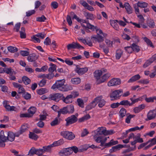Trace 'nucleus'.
<instances>
[{"label":"nucleus","instance_id":"f257e3e1","mask_svg":"<svg viewBox=\"0 0 156 156\" xmlns=\"http://www.w3.org/2000/svg\"><path fill=\"white\" fill-rule=\"evenodd\" d=\"M65 82V80L64 79L57 80L55 83L52 86L51 88L55 90L58 89L63 92L67 91L72 90L73 87L71 86L64 84Z\"/></svg>","mask_w":156,"mask_h":156},{"label":"nucleus","instance_id":"f03ea898","mask_svg":"<svg viewBox=\"0 0 156 156\" xmlns=\"http://www.w3.org/2000/svg\"><path fill=\"white\" fill-rule=\"evenodd\" d=\"M14 134L12 132H6L5 134L3 131L0 133V147H4L5 146V142L6 140L12 142L15 139Z\"/></svg>","mask_w":156,"mask_h":156},{"label":"nucleus","instance_id":"7ed1b4c3","mask_svg":"<svg viewBox=\"0 0 156 156\" xmlns=\"http://www.w3.org/2000/svg\"><path fill=\"white\" fill-rule=\"evenodd\" d=\"M123 93L122 90H118L114 91L110 94V97L111 101L119 99Z\"/></svg>","mask_w":156,"mask_h":156},{"label":"nucleus","instance_id":"20e7f679","mask_svg":"<svg viewBox=\"0 0 156 156\" xmlns=\"http://www.w3.org/2000/svg\"><path fill=\"white\" fill-rule=\"evenodd\" d=\"M60 135L64 138L69 140H73L75 137V135L72 132L67 131L61 132Z\"/></svg>","mask_w":156,"mask_h":156},{"label":"nucleus","instance_id":"39448f33","mask_svg":"<svg viewBox=\"0 0 156 156\" xmlns=\"http://www.w3.org/2000/svg\"><path fill=\"white\" fill-rule=\"evenodd\" d=\"M63 94L61 93H57L50 94L49 97V100H52L54 101L58 102L60 100H61L62 97L63 96Z\"/></svg>","mask_w":156,"mask_h":156},{"label":"nucleus","instance_id":"423d86ee","mask_svg":"<svg viewBox=\"0 0 156 156\" xmlns=\"http://www.w3.org/2000/svg\"><path fill=\"white\" fill-rule=\"evenodd\" d=\"M78 119L77 117L74 115H72L65 119L66 122V126H68L72 124L76 123Z\"/></svg>","mask_w":156,"mask_h":156},{"label":"nucleus","instance_id":"0eeeda50","mask_svg":"<svg viewBox=\"0 0 156 156\" xmlns=\"http://www.w3.org/2000/svg\"><path fill=\"white\" fill-rule=\"evenodd\" d=\"M102 96L101 95L97 97L94 99L95 103H96V105L98 103V106L100 108H102L105 105L106 101L102 99Z\"/></svg>","mask_w":156,"mask_h":156},{"label":"nucleus","instance_id":"6e6552de","mask_svg":"<svg viewBox=\"0 0 156 156\" xmlns=\"http://www.w3.org/2000/svg\"><path fill=\"white\" fill-rule=\"evenodd\" d=\"M51 149L49 146H44L42 149H36V154L41 155L45 151L48 152L50 151Z\"/></svg>","mask_w":156,"mask_h":156},{"label":"nucleus","instance_id":"1a4fd4ad","mask_svg":"<svg viewBox=\"0 0 156 156\" xmlns=\"http://www.w3.org/2000/svg\"><path fill=\"white\" fill-rule=\"evenodd\" d=\"M67 49L69 50L71 49L74 48H81L82 49H83L84 47L80 45L78 43H75L73 42L72 43L68 44L67 46Z\"/></svg>","mask_w":156,"mask_h":156},{"label":"nucleus","instance_id":"9d476101","mask_svg":"<svg viewBox=\"0 0 156 156\" xmlns=\"http://www.w3.org/2000/svg\"><path fill=\"white\" fill-rule=\"evenodd\" d=\"M121 83V81L119 78H114L110 80L108 83L109 87L115 86L119 85Z\"/></svg>","mask_w":156,"mask_h":156},{"label":"nucleus","instance_id":"9b49d317","mask_svg":"<svg viewBox=\"0 0 156 156\" xmlns=\"http://www.w3.org/2000/svg\"><path fill=\"white\" fill-rule=\"evenodd\" d=\"M147 118L145 119L147 121L154 119L156 116V110H153L150 111L147 114Z\"/></svg>","mask_w":156,"mask_h":156},{"label":"nucleus","instance_id":"f8f14e48","mask_svg":"<svg viewBox=\"0 0 156 156\" xmlns=\"http://www.w3.org/2000/svg\"><path fill=\"white\" fill-rule=\"evenodd\" d=\"M105 128H104L103 127H98L96 130L94 131L96 134L94 136V138H96L97 136H99L102 134H103L105 136Z\"/></svg>","mask_w":156,"mask_h":156},{"label":"nucleus","instance_id":"ddd939ff","mask_svg":"<svg viewBox=\"0 0 156 156\" xmlns=\"http://www.w3.org/2000/svg\"><path fill=\"white\" fill-rule=\"evenodd\" d=\"M61 100L66 104H70L73 102V98L70 94L67 95L65 97L63 95L62 97Z\"/></svg>","mask_w":156,"mask_h":156},{"label":"nucleus","instance_id":"4468645a","mask_svg":"<svg viewBox=\"0 0 156 156\" xmlns=\"http://www.w3.org/2000/svg\"><path fill=\"white\" fill-rule=\"evenodd\" d=\"M59 153L65 155H69L73 153V151L70 147L63 149Z\"/></svg>","mask_w":156,"mask_h":156},{"label":"nucleus","instance_id":"2eb2a0df","mask_svg":"<svg viewBox=\"0 0 156 156\" xmlns=\"http://www.w3.org/2000/svg\"><path fill=\"white\" fill-rule=\"evenodd\" d=\"M86 23V26L83 24H81V26L82 27H84L86 28H88L94 31L95 30L97 31L98 27L97 26H95L94 25L90 24L89 22H87Z\"/></svg>","mask_w":156,"mask_h":156},{"label":"nucleus","instance_id":"dca6fc26","mask_svg":"<svg viewBox=\"0 0 156 156\" xmlns=\"http://www.w3.org/2000/svg\"><path fill=\"white\" fill-rule=\"evenodd\" d=\"M38 56L35 53L29 54L27 57V60L29 62H31L36 61L38 58Z\"/></svg>","mask_w":156,"mask_h":156},{"label":"nucleus","instance_id":"f3484780","mask_svg":"<svg viewBox=\"0 0 156 156\" xmlns=\"http://www.w3.org/2000/svg\"><path fill=\"white\" fill-rule=\"evenodd\" d=\"M88 69L87 67L80 68L76 66V71L79 74H83L87 72L88 71Z\"/></svg>","mask_w":156,"mask_h":156},{"label":"nucleus","instance_id":"a211bd4d","mask_svg":"<svg viewBox=\"0 0 156 156\" xmlns=\"http://www.w3.org/2000/svg\"><path fill=\"white\" fill-rule=\"evenodd\" d=\"M91 39H94L95 41H98L99 43H100L104 41V38L101 36L99 35L98 33L96 37L91 36Z\"/></svg>","mask_w":156,"mask_h":156},{"label":"nucleus","instance_id":"6ab92c4d","mask_svg":"<svg viewBox=\"0 0 156 156\" xmlns=\"http://www.w3.org/2000/svg\"><path fill=\"white\" fill-rule=\"evenodd\" d=\"M110 76L111 74L109 73H107L104 74L100 78L99 80H98V81H99V82L98 83L99 84L104 82L106 80L108 79Z\"/></svg>","mask_w":156,"mask_h":156},{"label":"nucleus","instance_id":"aec40b11","mask_svg":"<svg viewBox=\"0 0 156 156\" xmlns=\"http://www.w3.org/2000/svg\"><path fill=\"white\" fill-rule=\"evenodd\" d=\"M64 143V141L63 139H61L57 141L54 142L52 144L49 146L51 149V147L62 145Z\"/></svg>","mask_w":156,"mask_h":156},{"label":"nucleus","instance_id":"412c9836","mask_svg":"<svg viewBox=\"0 0 156 156\" xmlns=\"http://www.w3.org/2000/svg\"><path fill=\"white\" fill-rule=\"evenodd\" d=\"M124 7L127 13L130 14L133 12V9L132 7L128 2H126L124 4Z\"/></svg>","mask_w":156,"mask_h":156},{"label":"nucleus","instance_id":"4be33fe9","mask_svg":"<svg viewBox=\"0 0 156 156\" xmlns=\"http://www.w3.org/2000/svg\"><path fill=\"white\" fill-rule=\"evenodd\" d=\"M145 105L144 104L139 105L138 107H135L133 111L135 113H137L144 108Z\"/></svg>","mask_w":156,"mask_h":156},{"label":"nucleus","instance_id":"5701e85b","mask_svg":"<svg viewBox=\"0 0 156 156\" xmlns=\"http://www.w3.org/2000/svg\"><path fill=\"white\" fill-rule=\"evenodd\" d=\"M94 77L97 80L98 84V83L99 82V81H98V80H100L101 78L100 76L102 74L101 71L100 70H96L94 72Z\"/></svg>","mask_w":156,"mask_h":156},{"label":"nucleus","instance_id":"b1692460","mask_svg":"<svg viewBox=\"0 0 156 156\" xmlns=\"http://www.w3.org/2000/svg\"><path fill=\"white\" fill-rule=\"evenodd\" d=\"M67 113L72 114L74 111V107L73 105H70L66 107Z\"/></svg>","mask_w":156,"mask_h":156},{"label":"nucleus","instance_id":"393cba45","mask_svg":"<svg viewBox=\"0 0 156 156\" xmlns=\"http://www.w3.org/2000/svg\"><path fill=\"white\" fill-rule=\"evenodd\" d=\"M5 72L7 74H9L10 76L15 74L16 72L11 67L9 68H4Z\"/></svg>","mask_w":156,"mask_h":156},{"label":"nucleus","instance_id":"a878e982","mask_svg":"<svg viewBox=\"0 0 156 156\" xmlns=\"http://www.w3.org/2000/svg\"><path fill=\"white\" fill-rule=\"evenodd\" d=\"M140 78V76L139 74H136L133 76L128 81V82L129 83H132L138 80H139Z\"/></svg>","mask_w":156,"mask_h":156},{"label":"nucleus","instance_id":"bb28decb","mask_svg":"<svg viewBox=\"0 0 156 156\" xmlns=\"http://www.w3.org/2000/svg\"><path fill=\"white\" fill-rule=\"evenodd\" d=\"M118 143V142L117 140L114 141L113 139H112L109 142L105 143V146L107 147H109L112 145L117 144Z\"/></svg>","mask_w":156,"mask_h":156},{"label":"nucleus","instance_id":"cd10ccee","mask_svg":"<svg viewBox=\"0 0 156 156\" xmlns=\"http://www.w3.org/2000/svg\"><path fill=\"white\" fill-rule=\"evenodd\" d=\"M71 82L73 84H78L81 82V79L79 77L72 78Z\"/></svg>","mask_w":156,"mask_h":156},{"label":"nucleus","instance_id":"c85d7f7f","mask_svg":"<svg viewBox=\"0 0 156 156\" xmlns=\"http://www.w3.org/2000/svg\"><path fill=\"white\" fill-rule=\"evenodd\" d=\"M96 106V103H95L94 100L92 101L90 104L87 105L86 108V110L89 111L92 108L95 107Z\"/></svg>","mask_w":156,"mask_h":156},{"label":"nucleus","instance_id":"c756f323","mask_svg":"<svg viewBox=\"0 0 156 156\" xmlns=\"http://www.w3.org/2000/svg\"><path fill=\"white\" fill-rule=\"evenodd\" d=\"M90 118V116L89 114H87L82 117L79 119L78 120L79 122H83L87 120Z\"/></svg>","mask_w":156,"mask_h":156},{"label":"nucleus","instance_id":"7c9ffc66","mask_svg":"<svg viewBox=\"0 0 156 156\" xmlns=\"http://www.w3.org/2000/svg\"><path fill=\"white\" fill-rule=\"evenodd\" d=\"M60 122V119H58V117H56L54 120L51 122L50 125L52 126H55L58 125Z\"/></svg>","mask_w":156,"mask_h":156},{"label":"nucleus","instance_id":"2f4dec72","mask_svg":"<svg viewBox=\"0 0 156 156\" xmlns=\"http://www.w3.org/2000/svg\"><path fill=\"white\" fill-rule=\"evenodd\" d=\"M84 15L87 19H89L93 20L94 19V17L93 14L88 12H86L84 13Z\"/></svg>","mask_w":156,"mask_h":156},{"label":"nucleus","instance_id":"473e14b6","mask_svg":"<svg viewBox=\"0 0 156 156\" xmlns=\"http://www.w3.org/2000/svg\"><path fill=\"white\" fill-rule=\"evenodd\" d=\"M73 19H76L77 21L82 24L83 23H86L87 22H89L88 21H87L86 20L82 19H80L76 15L73 16Z\"/></svg>","mask_w":156,"mask_h":156},{"label":"nucleus","instance_id":"72a5a7b5","mask_svg":"<svg viewBox=\"0 0 156 156\" xmlns=\"http://www.w3.org/2000/svg\"><path fill=\"white\" fill-rule=\"evenodd\" d=\"M132 47L133 50V51L138 52L140 51V47L135 43H133L131 45Z\"/></svg>","mask_w":156,"mask_h":156},{"label":"nucleus","instance_id":"f704fd0d","mask_svg":"<svg viewBox=\"0 0 156 156\" xmlns=\"http://www.w3.org/2000/svg\"><path fill=\"white\" fill-rule=\"evenodd\" d=\"M50 67L48 68V71L51 72V73H53V72L55 70V71H56V65L52 64V63H51L50 65Z\"/></svg>","mask_w":156,"mask_h":156},{"label":"nucleus","instance_id":"c9c22d12","mask_svg":"<svg viewBox=\"0 0 156 156\" xmlns=\"http://www.w3.org/2000/svg\"><path fill=\"white\" fill-rule=\"evenodd\" d=\"M123 54V51L121 49L117 50L116 52L115 57L117 59H119L121 57Z\"/></svg>","mask_w":156,"mask_h":156},{"label":"nucleus","instance_id":"e433bc0d","mask_svg":"<svg viewBox=\"0 0 156 156\" xmlns=\"http://www.w3.org/2000/svg\"><path fill=\"white\" fill-rule=\"evenodd\" d=\"M138 6L141 8H145L148 5V4L144 2H139L137 3Z\"/></svg>","mask_w":156,"mask_h":156},{"label":"nucleus","instance_id":"4c0bfd02","mask_svg":"<svg viewBox=\"0 0 156 156\" xmlns=\"http://www.w3.org/2000/svg\"><path fill=\"white\" fill-rule=\"evenodd\" d=\"M22 79L23 80V83L26 85L30 83V80L27 76H23L22 77Z\"/></svg>","mask_w":156,"mask_h":156},{"label":"nucleus","instance_id":"58836bf2","mask_svg":"<svg viewBox=\"0 0 156 156\" xmlns=\"http://www.w3.org/2000/svg\"><path fill=\"white\" fill-rule=\"evenodd\" d=\"M36 111V108L34 107H30L28 110V112L30 115H33L35 113Z\"/></svg>","mask_w":156,"mask_h":156},{"label":"nucleus","instance_id":"ea45409f","mask_svg":"<svg viewBox=\"0 0 156 156\" xmlns=\"http://www.w3.org/2000/svg\"><path fill=\"white\" fill-rule=\"evenodd\" d=\"M141 99H144L147 102H153V100L152 97L147 98V96L145 94L143 96L141 97Z\"/></svg>","mask_w":156,"mask_h":156},{"label":"nucleus","instance_id":"a19ab883","mask_svg":"<svg viewBox=\"0 0 156 156\" xmlns=\"http://www.w3.org/2000/svg\"><path fill=\"white\" fill-rule=\"evenodd\" d=\"M119 113L120 117L122 118L125 116L126 113V109L122 108L121 109Z\"/></svg>","mask_w":156,"mask_h":156},{"label":"nucleus","instance_id":"79ce46f5","mask_svg":"<svg viewBox=\"0 0 156 156\" xmlns=\"http://www.w3.org/2000/svg\"><path fill=\"white\" fill-rule=\"evenodd\" d=\"M48 92V90L46 88H41L40 89L37 90L38 94L39 95H42Z\"/></svg>","mask_w":156,"mask_h":156},{"label":"nucleus","instance_id":"37998d69","mask_svg":"<svg viewBox=\"0 0 156 156\" xmlns=\"http://www.w3.org/2000/svg\"><path fill=\"white\" fill-rule=\"evenodd\" d=\"M29 137L30 138L34 140H36L38 138V136L37 135L35 134L34 133L30 132V134H29Z\"/></svg>","mask_w":156,"mask_h":156},{"label":"nucleus","instance_id":"c03bdc74","mask_svg":"<svg viewBox=\"0 0 156 156\" xmlns=\"http://www.w3.org/2000/svg\"><path fill=\"white\" fill-rule=\"evenodd\" d=\"M120 105H124V106H130V103L128 100H124L122 101L119 103Z\"/></svg>","mask_w":156,"mask_h":156},{"label":"nucleus","instance_id":"a18cd8bd","mask_svg":"<svg viewBox=\"0 0 156 156\" xmlns=\"http://www.w3.org/2000/svg\"><path fill=\"white\" fill-rule=\"evenodd\" d=\"M147 24L150 28H153L155 26V23L153 20H149L147 22Z\"/></svg>","mask_w":156,"mask_h":156},{"label":"nucleus","instance_id":"49530a36","mask_svg":"<svg viewBox=\"0 0 156 156\" xmlns=\"http://www.w3.org/2000/svg\"><path fill=\"white\" fill-rule=\"evenodd\" d=\"M36 149L34 147H32L28 153V155L30 156H33L34 154H36Z\"/></svg>","mask_w":156,"mask_h":156},{"label":"nucleus","instance_id":"de8ad7c7","mask_svg":"<svg viewBox=\"0 0 156 156\" xmlns=\"http://www.w3.org/2000/svg\"><path fill=\"white\" fill-rule=\"evenodd\" d=\"M8 49L9 51L12 53H14L16 52L18 50L17 48L12 46L8 47Z\"/></svg>","mask_w":156,"mask_h":156},{"label":"nucleus","instance_id":"09e8293b","mask_svg":"<svg viewBox=\"0 0 156 156\" xmlns=\"http://www.w3.org/2000/svg\"><path fill=\"white\" fill-rule=\"evenodd\" d=\"M22 96L26 100L30 99L31 98V94L27 92H24L22 94Z\"/></svg>","mask_w":156,"mask_h":156},{"label":"nucleus","instance_id":"8fccbe9b","mask_svg":"<svg viewBox=\"0 0 156 156\" xmlns=\"http://www.w3.org/2000/svg\"><path fill=\"white\" fill-rule=\"evenodd\" d=\"M152 62H153L151 60V59L150 58L145 62L143 65V68H145L150 65Z\"/></svg>","mask_w":156,"mask_h":156},{"label":"nucleus","instance_id":"3c124183","mask_svg":"<svg viewBox=\"0 0 156 156\" xmlns=\"http://www.w3.org/2000/svg\"><path fill=\"white\" fill-rule=\"evenodd\" d=\"M46 20V18L44 15H42L41 17H37L36 18V21L39 22H44Z\"/></svg>","mask_w":156,"mask_h":156},{"label":"nucleus","instance_id":"603ef678","mask_svg":"<svg viewBox=\"0 0 156 156\" xmlns=\"http://www.w3.org/2000/svg\"><path fill=\"white\" fill-rule=\"evenodd\" d=\"M135 115H129L128 116L126 119V122L127 123H129L130 122V120L132 118L135 117Z\"/></svg>","mask_w":156,"mask_h":156},{"label":"nucleus","instance_id":"864d4df0","mask_svg":"<svg viewBox=\"0 0 156 156\" xmlns=\"http://www.w3.org/2000/svg\"><path fill=\"white\" fill-rule=\"evenodd\" d=\"M125 51L128 53H131L133 51L132 46H127L124 48Z\"/></svg>","mask_w":156,"mask_h":156},{"label":"nucleus","instance_id":"5fc2aeb1","mask_svg":"<svg viewBox=\"0 0 156 156\" xmlns=\"http://www.w3.org/2000/svg\"><path fill=\"white\" fill-rule=\"evenodd\" d=\"M46 79H43L38 83V84L40 87H43L46 85Z\"/></svg>","mask_w":156,"mask_h":156},{"label":"nucleus","instance_id":"6e6d98bb","mask_svg":"<svg viewBox=\"0 0 156 156\" xmlns=\"http://www.w3.org/2000/svg\"><path fill=\"white\" fill-rule=\"evenodd\" d=\"M77 101L79 106L81 108L84 107V103L82 99L80 98H78L77 99Z\"/></svg>","mask_w":156,"mask_h":156},{"label":"nucleus","instance_id":"4d7b16f0","mask_svg":"<svg viewBox=\"0 0 156 156\" xmlns=\"http://www.w3.org/2000/svg\"><path fill=\"white\" fill-rule=\"evenodd\" d=\"M45 35L46 34L44 33H39L35 35V36L37 37L43 39L45 37Z\"/></svg>","mask_w":156,"mask_h":156},{"label":"nucleus","instance_id":"13d9d810","mask_svg":"<svg viewBox=\"0 0 156 156\" xmlns=\"http://www.w3.org/2000/svg\"><path fill=\"white\" fill-rule=\"evenodd\" d=\"M27 124L23 125L21 126L20 131L23 133L27 130Z\"/></svg>","mask_w":156,"mask_h":156},{"label":"nucleus","instance_id":"bf43d9fd","mask_svg":"<svg viewBox=\"0 0 156 156\" xmlns=\"http://www.w3.org/2000/svg\"><path fill=\"white\" fill-rule=\"evenodd\" d=\"M20 54L23 56H26L29 55V52L26 51H21Z\"/></svg>","mask_w":156,"mask_h":156},{"label":"nucleus","instance_id":"052dcab7","mask_svg":"<svg viewBox=\"0 0 156 156\" xmlns=\"http://www.w3.org/2000/svg\"><path fill=\"white\" fill-rule=\"evenodd\" d=\"M138 82L143 84H147L149 83V81L148 79H144L140 80L138 81Z\"/></svg>","mask_w":156,"mask_h":156},{"label":"nucleus","instance_id":"680f3d73","mask_svg":"<svg viewBox=\"0 0 156 156\" xmlns=\"http://www.w3.org/2000/svg\"><path fill=\"white\" fill-rule=\"evenodd\" d=\"M105 136L108 135H112L115 133V132L113 130H107L105 128Z\"/></svg>","mask_w":156,"mask_h":156},{"label":"nucleus","instance_id":"e2e57ef3","mask_svg":"<svg viewBox=\"0 0 156 156\" xmlns=\"http://www.w3.org/2000/svg\"><path fill=\"white\" fill-rule=\"evenodd\" d=\"M144 39L148 45H150L151 47L153 46L152 44L151 41L149 39L146 37H145L144 38Z\"/></svg>","mask_w":156,"mask_h":156},{"label":"nucleus","instance_id":"0e129e2a","mask_svg":"<svg viewBox=\"0 0 156 156\" xmlns=\"http://www.w3.org/2000/svg\"><path fill=\"white\" fill-rule=\"evenodd\" d=\"M60 112L62 114H66L67 113L66 107H64L59 110Z\"/></svg>","mask_w":156,"mask_h":156},{"label":"nucleus","instance_id":"69168bd1","mask_svg":"<svg viewBox=\"0 0 156 156\" xmlns=\"http://www.w3.org/2000/svg\"><path fill=\"white\" fill-rule=\"evenodd\" d=\"M37 125L40 128H43L44 126V123L42 121L39 120L38 122L37 123Z\"/></svg>","mask_w":156,"mask_h":156},{"label":"nucleus","instance_id":"338daca9","mask_svg":"<svg viewBox=\"0 0 156 156\" xmlns=\"http://www.w3.org/2000/svg\"><path fill=\"white\" fill-rule=\"evenodd\" d=\"M25 90L24 88L21 85L18 88V92L19 94H22L25 92Z\"/></svg>","mask_w":156,"mask_h":156},{"label":"nucleus","instance_id":"774afa93","mask_svg":"<svg viewBox=\"0 0 156 156\" xmlns=\"http://www.w3.org/2000/svg\"><path fill=\"white\" fill-rule=\"evenodd\" d=\"M111 24L115 29L117 30L119 26L117 23L114 22V21H112L111 23Z\"/></svg>","mask_w":156,"mask_h":156}]
</instances>
